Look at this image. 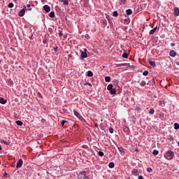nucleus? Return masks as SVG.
<instances>
[{
  "instance_id": "f257e3e1",
  "label": "nucleus",
  "mask_w": 179,
  "mask_h": 179,
  "mask_svg": "<svg viewBox=\"0 0 179 179\" xmlns=\"http://www.w3.org/2000/svg\"><path fill=\"white\" fill-rule=\"evenodd\" d=\"M164 157L166 159V160H172L174 158V152H173L171 150H167L164 153Z\"/></svg>"
},
{
  "instance_id": "f03ea898",
  "label": "nucleus",
  "mask_w": 179,
  "mask_h": 179,
  "mask_svg": "<svg viewBox=\"0 0 179 179\" xmlns=\"http://www.w3.org/2000/svg\"><path fill=\"white\" fill-rule=\"evenodd\" d=\"M87 49H85L84 52L81 50V55L80 57V59H83L84 58H87Z\"/></svg>"
},
{
  "instance_id": "7ed1b4c3",
  "label": "nucleus",
  "mask_w": 179,
  "mask_h": 179,
  "mask_svg": "<svg viewBox=\"0 0 179 179\" xmlns=\"http://www.w3.org/2000/svg\"><path fill=\"white\" fill-rule=\"evenodd\" d=\"M26 10H27V8H26V6H24V8H22L20 11L19 16H20V17H22V16H24V13H26Z\"/></svg>"
},
{
  "instance_id": "20e7f679",
  "label": "nucleus",
  "mask_w": 179,
  "mask_h": 179,
  "mask_svg": "<svg viewBox=\"0 0 179 179\" xmlns=\"http://www.w3.org/2000/svg\"><path fill=\"white\" fill-rule=\"evenodd\" d=\"M132 176H134V177H138L139 176V171L137 169H134L131 171Z\"/></svg>"
},
{
  "instance_id": "39448f33",
  "label": "nucleus",
  "mask_w": 179,
  "mask_h": 179,
  "mask_svg": "<svg viewBox=\"0 0 179 179\" xmlns=\"http://www.w3.org/2000/svg\"><path fill=\"white\" fill-rule=\"evenodd\" d=\"M23 166V160L19 159L16 164L17 169H20Z\"/></svg>"
},
{
  "instance_id": "423d86ee",
  "label": "nucleus",
  "mask_w": 179,
  "mask_h": 179,
  "mask_svg": "<svg viewBox=\"0 0 179 179\" xmlns=\"http://www.w3.org/2000/svg\"><path fill=\"white\" fill-rule=\"evenodd\" d=\"M173 15H175V16H179V8H178V7H176L174 8Z\"/></svg>"
},
{
  "instance_id": "0eeeda50",
  "label": "nucleus",
  "mask_w": 179,
  "mask_h": 179,
  "mask_svg": "<svg viewBox=\"0 0 179 179\" xmlns=\"http://www.w3.org/2000/svg\"><path fill=\"white\" fill-rule=\"evenodd\" d=\"M43 9L45 12H50L51 10V8L48 5H45Z\"/></svg>"
},
{
  "instance_id": "6e6552de",
  "label": "nucleus",
  "mask_w": 179,
  "mask_h": 179,
  "mask_svg": "<svg viewBox=\"0 0 179 179\" xmlns=\"http://www.w3.org/2000/svg\"><path fill=\"white\" fill-rule=\"evenodd\" d=\"M169 55H170V57H172L174 58V57H176V55H177V52H176V51H174V50H171L169 52Z\"/></svg>"
},
{
  "instance_id": "1a4fd4ad",
  "label": "nucleus",
  "mask_w": 179,
  "mask_h": 179,
  "mask_svg": "<svg viewBox=\"0 0 179 179\" xmlns=\"http://www.w3.org/2000/svg\"><path fill=\"white\" fill-rule=\"evenodd\" d=\"M82 176H83V179H90V178H88L87 175H86V171H83V172H81Z\"/></svg>"
},
{
  "instance_id": "9d476101",
  "label": "nucleus",
  "mask_w": 179,
  "mask_h": 179,
  "mask_svg": "<svg viewBox=\"0 0 179 179\" xmlns=\"http://www.w3.org/2000/svg\"><path fill=\"white\" fill-rule=\"evenodd\" d=\"M132 13V10L131 9H127L126 10V15L124 16L127 17V16H129Z\"/></svg>"
},
{
  "instance_id": "9b49d317",
  "label": "nucleus",
  "mask_w": 179,
  "mask_h": 179,
  "mask_svg": "<svg viewBox=\"0 0 179 179\" xmlns=\"http://www.w3.org/2000/svg\"><path fill=\"white\" fill-rule=\"evenodd\" d=\"M156 30H157V27H155L154 29H151L149 31V34H150V35L155 34V32L156 31Z\"/></svg>"
},
{
  "instance_id": "f8f14e48",
  "label": "nucleus",
  "mask_w": 179,
  "mask_h": 179,
  "mask_svg": "<svg viewBox=\"0 0 179 179\" xmlns=\"http://www.w3.org/2000/svg\"><path fill=\"white\" fill-rule=\"evenodd\" d=\"M6 100H5V99H3V97H0V103L1 104H6Z\"/></svg>"
},
{
  "instance_id": "ddd939ff",
  "label": "nucleus",
  "mask_w": 179,
  "mask_h": 179,
  "mask_svg": "<svg viewBox=\"0 0 179 179\" xmlns=\"http://www.w3.org/2000/svg\"><path fill=\"white\" fill-rule=\"evenodd\" d=\"M73 114L74 115H76V117H77L78 118H79L80 117V114L78 113V111H76V110H73Z\"/></svg>"
},
{
  "instance_id": "4468645a",
  "label": "nucleus",
  "mask_w": 179,
  "mask_h": 179,
  "mask_svg": "<svg viewBox=\"0 0 179 179\" xmlns=\"http://www.w3.org/2000/svg\"><path fill=\"white\" fill-rule=\"evenodd\" d=\"M108 167L110 169H114V167H115V164H114V162H110L109 165H108Z\"/></svg>"
},
{
  "instance_id": "2eb2a0df",
  "label": "nucleus",
  "mask_w": 179,
  "mask_h": 179,
  "mask_svg": "<svg viewBox=\"0 0 179 179\" xmlns=\"http://www.w3.org/2000/svg\"><path fill=\"white\" fill-rule=\"evenodd\" d=\"M15 123L17 124V125H18V127H22V125H23V122L20 120H17Z\"/></svg>"
},
{
  "instance_id": "dca6fc26",
  "label": "nucleus",
  "mask_w": 179,
  "mask_h": 179,
  "mask_svg": "<svg viewBox=\"0 0 179 179\" xmlns=\"http://www.w3.org/2000/svg\"><path fill=\"white\" fill-rule=\"evenodd\" d=\"M118 150L121 152V153H125V149L122 147H118Z\"/></svg>"
},
{
  "instance_id": "f3484780",
  "label": "nucleus",
  "mask_w": 179,
  "mask_h": 179,
  "mask_svg": "<svg viewBox=\"0 0 179 179\" xmlns=\"http://www.w3.org/2000/svg\"><path fill=\"white\" fill-rule=\"evenodd\" d=\"M150 65H151V66H156V62H153V61H148Z\"/></svg>"
},
{
  "instance_id": "a211bd4d",
  "label": "nucleus",
  "mask_w": 179,
  "mask_h": 179,
  "mask_svg": "<svg viewBox=\"0 0 179 179\" xmlns=\"http://www.w3.org/2000/svg\"><path fill=\"white\" fill-rule=\"evenodd\" d=\"M87 76H89L90 78H92V76H93V72H92V71H88L87 72Z\"/></svg>"
},
{
  "instance_id": "6ab92c4d",
  "label": "nucleus",
  "mask_w": 179,
  "mask_h": 179,
  "mask_svg": "<svg viewBox=\"0 0 179 179\" xmlns=\"http://www.w3.org/2000/svg\"><path fill=\"white\" fill-rule=\"evenodd\" d=\"M49 16H50V17H55V13H54V11H51L49 13Z\"/></svg>"
},
{
  "instance_id": "aec40b11",
  "label": "nucleus",
  "mask_w": 179,
  "mask_h": 179,
  "mask_svg": "<svg viewBox=\"0 0 179 179\" xmlns=\"http://www.w3.org/2000/svg\"><path fill=\"white\" fill-rule=\"evenodd\" d=\"M152 155H154V156H157V155H159V150H154L152 151Z\"/></svg>"
},
{
  "instance_id": "412c9836",
  "label": "nucleus",
  "mask_w": 179,
  "mask_h": 179,
  "mask_svg": "<svg viewBox=\"0 0 179 179\" xmlns=\"http://www.w3.org/2000/svg\"><path fill=\"white\" fill-rule=\"evenodd\" d=\"M111 78L110 76L105 77V82H110Z\"/></svg>"
},
{
  "instance_id": "4be33fe9",
  "label": "nucleus",
  "mask_w": 179,
  "mask_h": 179,
  "mask_svg": "<svg viewBox=\"0 0 179 179\" xmlns=\"http://www.w3.org/2000/svg\"><path fill=\"white\" fill-rule=\"evenodd\" d=\"M113 87H114V86L113 85V84H109L108 86H107V89L108 90H111L113 89Z\"/></svg>"
},
{
  "instance_id": "5701e85b",
  "label": "nucleus",
  "mask_w": 179,
  "mask_h": 179,
  "mask_svg": "<svg viewBox=\"0 0 179 179\" xmlns=\"http://www.w3.org/2000/svg\"><path fill=\"white\" fill-rule=\"evenodd\" d=\"M111 94H115L117 93V91L115 89L113 88L112 90H110Z\"/></svg>"
},
{
  "instance_id": "b1692460",
  "label": "nucleus",
  "mask_w": 179,
  "mask_h": 179,
  "mask_svg": "<svg viewBox=\"0 0 179 179\" xmlns=\"http://www.w3.org/2000/svg\"><path fill=\"white\" fill-rule=\"evenodd\" d=\"M128 57H129V55L128 53H123L122 55V57L123 58H128Z\"/></svg>"
},
{
  "instance_id": "393cba45",
  "label": "nucleus",
  "mask_w": 179,
  "mask_h": 179,
  "mask_svg": "<svg viewBox=\"0 0 179 179\" xmlns=\"http://www.w3.org/2000/svg\"><path fill=\"white\" fill-rule=\"evenodd\" d=\"M113 16H114L115 17H117V16H118V12H117V10L114 11L113 13Z\"/></svg>"
},
{
  "instance_id": "a878e982",
  "label": "nucleus",
  "mask_w": 179,
  "mask_h": 179,
  "mask_svg": "<svg viewBox=\"0 0 179 179\" xmlns=\"http://www.w3.org/2000/svg\"><path fill=\"white\" fill-rule=\"evenodd\" d=\"M143 75L144 76H148V75H149V71H145L143 72Z\"/></svg>"
},
{
  "instance_id": "bb28decb",
  "label": "nucleus",
  "mask_w": 179,
  "mask_h": 179,
  "mask_svg": "<svg viewBox=\"0 0 179 179\" xmlns=\"http://www.w3.org/2000/svg\"><path fill=\"white\" fill-rule=\"evenodd\" d=\"M68 123V121L66 120H62L61 122V125L62 127H64V125H65V124Z\"/></svg>"
},
{
  "instance_id": "cd10ccee",
  "label": "nucleus",
  "mask_w": 179,
  "mask_h": 179,
  "mask_svg": "<svg viewBox=\"0 0 179 179\" xmlns=\"http://www.w3.org/2000/svg\"><path fill=\"white\" fill-rule=\"evenodd\" d=\"M174 129H179V124L178 123H175L174 124Z\"/></svg>"
},
{
  "instance_id": "c85d7f7f",
  "label": "nucleus",
  "mask_w": 179,
  "mask_h": 179,
  "mask_svg": "<svg viewBox=\"0 0 179 179\" xmlns=\"http://www.w3.org/2000/svg\"><path fill=\"white\" fill-rule=\"evenodd\" d=\"M140 85H141V86H143H143H145V85H146V82L142 80V81L141 82Z\"/></svg>"
},
{
  "instance_id": "c756f323",
  "label": "nucleus",
  "mask_w": 179,
  "mask_h": 179,
  "mask_svg": "<svg viewBox=\"0 0 179 179\" xmlns=\"http://www.w3.org/2000/svg\"><path fill=\"white\" fill-rule=\"evenodd\" d=\"M109 132L110 134H114V129H113V127H109Z\"/></svg>"
},
{
  "instance_id": "7c9ffc66",
  "label": "nucleus",
  "mask_w": 179,
  "mask_h": 179,
  "mask_svg": "<svg viewBox=\"0 0 179 179\" xmlns=\"http://www.w3.org/2000/svg\"><path fill=\"white\" fill-rule=\"evenodd\" d=\"M1 143H3L4 145H9V143L6 141H5V140H1Z\"/></svg>"
},
{
  "instance_id": "2f4dec72",
  "label": "nucleus",
  "mask_w": 179,
  "mask_h": 179,
  "mask_svg": "<svg viewBox=\"0 0 179 179\" xmlns=\"http://www.w3.org/2000/svg\"><path fill=\"white\" fill-rule=\"evenodd\" d=\"M98 155H99V156H101L102 157V156H104V152H103L102 151H99L98 152Z\"/></svg>"
},
{
  "instance_id": "473e14b6",
  "label": "nucleus",
  "mask_w": 179,
  "mask_h": 179,
  "mask_svg": "<svg viewBox=\"0 0 179 179\" xmlns=\"http://www.w3.org/2000/svg\"><path fill=\"white\" fill-rule=\"evenodd\" d=\"M149 114H155V109L151 108L149 111Z\"/></svg>"
},
{
  "instance_id": "72a5a7b5",
  "label": "nucleus",
  "mask_w": 179,
  "mask_h": 179,
  "mask_svg": "<svg viewBox=\"0 0 179 179\" xmlns=\"http://www.w3.org/2000/svg\"><path fill=\"white\" fill-rule=\"evenodd\" d=\"M147 171H148V173H152V171H153V169H152V168L149 167L147 169Z\"/></svg>"
},
{
  "instance_id": "f704fd0d",
  "label": "nucleus",
  "mask_w": 179,
  "mask_h": 179,
  "mask_svg": "<svg viewBox=\"0 0 179 179\" xmlns=\"http://www.w3.org/2000/svg\"><path fill=\"white\" fill-rule=\"evenodd\" d=\"M8 6L9 8H13V6H15V4H13V3H10Z\"/></svg>"
},
{
  "instance_id": "c9c22d12",
  "label": "nucleus",
  "mask_w": 179,
  "mask_h": 179,
  "mask_svg": "<svg viewBox=\"0 0 179 179\" xmlns=\"http://www.w3.org/2000/svg\"><path fill=\"white\" fill-rule=\"evenodd\" d=\"M27 6L28 8L27 10H31V5L27 4Z\"/></svg>"
},
{
  "instance_id": "e433bc0d",
  "label": "nucleus",
  "mask_w": 179,
  "mask_h": 179,
  "mask_svg": "<svg viewBox=\"0 0 179 179\" xmlns=\"http://www.w3.org/2000/svg\"><path fill=\"white\" fill-rule=\"evenodd\" d=\"M64 5H68L69 3L68 2V1H65V0H63L62 1Z\"/></svg>"
},
{
  "instance_id": "4c0bfd02",
  "label": "nucleus",
  "mask_w": 179,
  "mask_h": 179,
  "mask_svg": "<svg viewBox=\"0 0 179 179\" xmlns=\"http://www.w3.org/2000/svg\"><path fill=\"white\" fill-rule=\"evenodd\" d=\"M59 37H62V36H64V34L62 32H59Z\"/></svg>"
},
{
  "instance_id": "58836bf2",
  "label": "nucleus",
  "mask_w": 179,
  "mask_h": 179,
  "mask_svg": "<svg viewBox=\"0 0 179 179\" xmlns=\"http://www.w3.org/2000/svg\"><path fill=\"white\" fill-rule=\"evenodd\" d=\"M138 179H143V176H138Z\"/></svg>"
},
{
  "instance_id": "ea45409f",
  "label": "nucleus",
  "mask_w": 179,
  "mask_h": 179,
  "mask_svg": "<svg viewBox=\"0 0 179 179\" xmlns=\"http://www.w3.org/2000/svg\"><path fill=\"white\" fill-rule=\"evenodd\" d=\"M43 44L47 43V39H46V38H44L43 41Z\"/></svg>"
},
{
  "instance_id": "a19ab883",
  "label": "nucleus",
  "mask_w": 179,
  "mask_h": 179,
  "mask_svg": "<svg viewBox=\"0 0 179 179\" xmlns=\"http://www.w3.org/2000/svg\"><path fill=\"white\" fill-rule=\"evenodd\" d=\"M94 127H95V128H99V124L97 123H95Z\"/></svg>"
},
{
  "instance_id": "79ce46f5",
  "label": "nucleus",
  "mask_w": 179,
  "mask_h": 179,
  "mask_svg": "<svg viewBox=\"0 0 179 179\" xmlns=\"http://www.w3.org/2000/svg\"><path fill=\"white\" fill-rule=\"evenodd\" d=\"M175 45H176V43H171V47H174Z\"/></svg>"
},
{
  "instance_id": "37998d69",
  "label": "nucleus",
  "mask_w": 179,
  "mask_h": 179,
  "mask_svg": "<svg viewBox=\"0 0 179 179\" xmlns=\"http://www.w3.org/2000/svg\"><path fill=\"white\" fill-rule=\"evenodd\" d=\"M55 51L57 52V51H58V48H55Z\"/></svg>"
},
{
  "instance_id": "c03bdc74",
  "label": "nucleus",
  "mask_w": 179,
  "mask_h": 179,
  "mask_svg": "<svg viewBox=\"0 0 179 179\" xmlns=\"http://www.w3.org/2000/svg\"><path fill=\"white\" fill-rule=\"evenodd\" d=\"M87 85L88 86H92V84L90 83H87Z\"/></svg>"
},
{
  "instance_id": "a18cd8bd",
  "label": "nucleus",
  "mask_w": 179,
  "mask_h": 179,
  "mask_svg": "<svg viewBox=\"0 0 179 179\" xmlns=\"http://www.w3.org/2000/svg\"><path fill=\"white\" fill-rule=\"evenodd\" d=\"M87 37H89V35H88V34H86V35H85V38H87Z\"/></svg>"
},
{
  "instance_id": "49530a36",
  "label": "nucleus",
  "mask_w": 179,
  "mask_h": 179,
  "mask_svg": "<svg viewBox=\"0 0 179 179\" xmlns=\"http://www.w3.org/2000/svg\"><path fill=\"white\" fill-rule=\"evenodd\" d=\"M0 150H2V147L0 146Z\"/></svg>"
},
{
  "instance_id": "de8ad7c7",
  "label": "nucleus",
  "mask_w": 179,
  "mask_h": 179,
  "mask_svg": "<svg viewBox=\"0 0 179 179\" xmlns=\"http://www.w3.org/2000/svg\"><path fill=\"white\" fill-rule=\"evenodd\" d=\"M4 174H5V176H8V173H5Z\"/></svg>"
},
{
  "instance_id": "09e8293b",
  "label": "nucleus",
  "mask_w": 179,
  "mask_h": 179,
  "mask_svg": "<svg viewBox=\"0 0 179 179\" xmlns=\"http://www.w3.org/2000/svg\"><path fill=\"white\" fill-rule=\"evenodd\" d=\"M59 1H61V2H62L64 0H59Z\"/></svg>"
},
{
  "instance_id": "8fccbe9b",
  "label": "nucleus",
  "mask_w": 179,
  "mask_h": 179,
  "mask_svg": "<svg viewBox=\"0 0 179 179\" xmlns=\"http://www.w3.org/2000/svg\"><path fill=\"white\" fill-rule=\"evenodd\" d=\"M0 64H1V60H0Z\"/></svg>"
}]
</instances>
